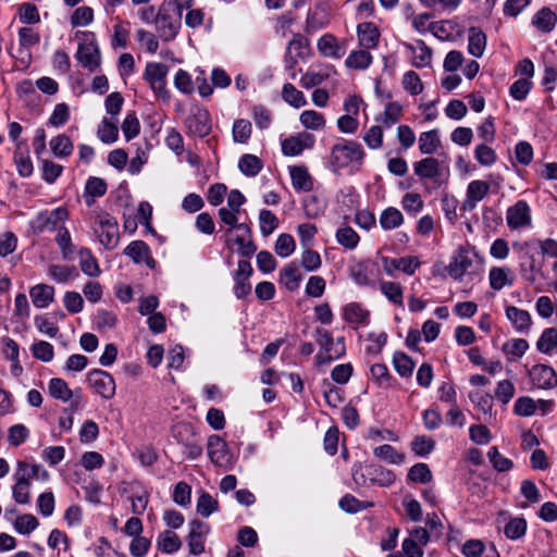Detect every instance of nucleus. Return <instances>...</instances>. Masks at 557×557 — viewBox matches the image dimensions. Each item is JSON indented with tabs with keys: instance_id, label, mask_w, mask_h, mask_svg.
I'll list each match as a JSON object with an SVG mask.
<instances>
[{
	"instance_id": "obj_26",
	"label": "nucleus",
	"mask_w": 557,
	"mask_h": 557,
	"mask_svg": "<svg viewBox=\"0 0 557 557\" xmlns=\"http://www.w3.org/2000/svg\"><path fill=\"white\" fill-rule=\"evenodd\" d=\"M506 317L520 333L528 332L531 327L532 318L527 310L509 306L506 308Z\"/></svg>"
},
{
	"instance_id": "obj_51",
	"label": "nucleus",
	"mask_w": 557,
	"mask_h": 557,
	"mask_svg": "<svg viewBox=\"0 0 557 557\" xmlns=\"http://www.w3.org/2000/svg\"><path fill=\"white\" fill-rule=\"evenodd\" d=\"M403 222V213L394 207L385 209L380 216V224L385 231L394 230L400 226Z\"/></svg>"
},
{
	"instance_id": "obj_33",
	"label": "nucleus",
	"mask_w": 557,
	"mask_h": 557,
	"mask_svg": "<svg viewBox=\"0 0 557 557\" xmlns=\"http://www.w3.org/2000/svg\"><path fill=\"white\" fill-rule=\"evenodd\" d=\"M343 315L346 322L367 325L370 313L358 302H350L344 307Z\"/></svg>"
},
{
	"instance_id": "obj_61",
	"label": "nucleus",
	"mask_w": 557,
	"mask_h": 557,
	"mask_svg": "<svg viewBox=\"0 0 557 557\" xmlns=\"http://www.w3.org/2000/svg\"><path fill=\"white\" fill-rule=\"evenodd\" d=\"M300 264L308 272H314L322 265L321 256L318 251L312 250L311 247L302 248Z\"/></svg>"
},
{
	"instance_id": "obj_62",
	"label": "nucleus",
	"mask_w": 557,
	"mask_h": 557,
	"mask_svg": "<svg viewBox=\"0 0 557 557\" xmlns=\"http://www.w3.org/2000/svg\"><path fill=\"white\" fill-rule=\"evenodd\" d=\"M259 225L262 236L268 237L278 227V219L270 210H261L259 213Z\"/></svg>"
},
{
	"instance_id": "obj_50",
	"label": "nucleus",
	"mask_w": 557,
	"mask_h": 557,
	"mask_svg": "<svg viewBox=\"0 0 557 557\" xmlns=\"http://www.w3.org/2000/svg\"><path fill=\"white\" fill-rule=\"evenodd\" d=\"M129 22L127 21H119L113 26V35L111 39L112 48H126L128 45L129 38Z\"/></svg>"
},
{
	"instance_id": "obj_1",
	"label": "nucleus",
	"mask_w": 557,
	"mask_h": 557,
	"mask_svg": "<svg viewBox=\"0 0 557 557\" xmlns=\"http://www.w3.org/2000/svg\"><path fill=\"white\" fill-rule=\"evenodd\" d=\"M482 270V259L473 247L460 246L448 264L451 278L460 281L465 275H475Z\"/></svg>"
},
{
	"instance_id": "obj_55",
	"label": "nucleus",
	"mask_w": 557,
	"mask_h": 557,
	"mask_svg": "<svg viewBox=\"0 0 557 557\" xmlns=\"http://www.w3.org/2000/svg\"><path fill=\"white\" fill-rule=\"evenodd\" d=\"M371 377L380 387H391L394 383V377L391 375L387 367L384 363H375L370 368Z\"/></svg>"
},
{
	"instance_id": "obj_24",
	"label": "nucleus",
	"mask_w": 557,
	"mask_h": 557,
	"mask_svg": "<svg viewBox=\"0 0 557 557\" xmlns=\"http://www.w3.org/2000/svg\"><path fill=\"white\" fill-rule=\"evenodd\" d=\"M405 48L413 54L412 65L421 69L430 65L432 60V50L421 39L414 44H405Z\"/></svg>"
},
{
	"instance_id": "obj_32",
	"label": "nucleus",
	"mask_w": 557,
	"mask_h": 557,
	"mask_svg": "<svg viewBox=\"0 0 557 557\" xmlns=\"http://www.w3.org/2000/svg\"><path fill=\"white\" fill-rule=\"evenodd\" d=\"M48 275L54 282L65 284L78 277L79 273L74 265L51 264L48 268Z\"/></svg>"
},
{
	"instance_id": "obj_23",
	"label": "nucleus",
	"mask_w": 557,
	"mask_h": 557,
	"mask_svg": "<svg viewBox=\"0 0 557 557\" xmlns=\"http://www.w3.org/2000/svg\"><path fill=\"white\" fill-rule=\"evenodd\" d=\"M292 186L296 191L308 193L313 189V178L305 166H289Z\"/></svg>"
},
{
	"instance_id": "obj_6",
	"label": "nucleus",
	"mask_w": 557,
	"mask_h": 557,
	"mask_svg": "<svg viewBox=\"0 0 557 557\" xmlns=\"http://www.w3.org/2000/svg\"><path fill=\"white\" fill-rule=\"evenodd\" d=\"M69 219L65 207L39 212L30 222L29 227L34 234L55 232Z\"/></svg>"
},
{
	"instance_id": "obj_12",
	"label": "nucleus",
	"mask_w": 557,
	"mask_h": 557,
	"mask_svg": "<svg viewBox=\"0 0 557 557\" xmlns=\"http://www.w3.org/2000/svg\"><path fill=\"white\" fill-rule=\"evenodd\" d=\"M252 273L253 269L248 260L242 259L238 261L237 269L233 273L234 295L238 299H244L251 293V284L249 283V278Z\"/></svg>"
},
{
	"instance_id": "obj_44",
	"label": "nucleus",
	"mask_w": 557,
	"mask_h": 557,
	"mask_svg": "<svg viewBox=\"0 0 557 557\" xmlns=\"http://www.w3.org/2000/svg\"><path fill=\"white\" fill-rule=\"evenodd\" d=\"M381 293L394 305H404V290L399 283L391 281H382L380 283Z\"/></svg>"
},
{
	"instance_id": "obj_16",
	"label": "nucleus",
	"mask_w": 557,
	"mask_h": 557,
	"mask_svg": "<svg viewBox=\"0 0 557 557\" xmlns=\"http://www.w3.org/2000/svg\"><path fill=\"white\" fill-rule=\"evenodd\" d=\"M207 527L199 520H193L189 523V534L187 537L189 552L193 555H200L205 552Z\"/></svg>"
},
{
	"instance_id": "obj_58",
	"label": "nucleus",
	"mask_w": 557,
	"mask_h": 557,
	"mask_svg": "<svg viewBox=\"0 0 557 557\" xmlns=\"http://www.w3.org/2000/svg\"><path fill=\"white\" fill-rule=\"evenodd\" d=\"M487 457L497 472H507L513 467V462L509 458L503 456L496 446L490 447Z\"/></svg>"
},
{
	"instance_id": "obj_29",
	"label": "nucleus",
	"mask_w": 557,
	"mask_h": 557,
	"mask_svg": "<svg viewBox=\"0 0 557 557\" xmlns=\"http://www.w3.org/2000/svg\"><path fill=\"white\" fill-rule=\"evenodd\" d=\"M510 269L506 267H493L488 273L490 286L494 290H500L505 286L513 284V277L510 275Z\"/></svg>"
},
{
	"instance_id": "obj_40",
	"label": "nucleus",
	"mask_w": 557,
	"mask_h": 557,
	"mask_svg": "<svg viewBox=\"0 0 557 557\" xmlns=\"http://www.w3.org/2000/svg\"><path fill=\"white\" fill-rule=\"evenodd\" d=\"M97 136L103 144H113L119 138L117 121L103 117L97 129Z\"/></svg>"
},
{
	"instance_id": "obj_5",
	"label": "nucleus",
	"mask_w": 557,
	"mask_h": 557,
	"mask_svg": "<svg viewBox=\"0 0 557 557\" xmlns=\"http://www.w3.org/2000/svg\"><path fill=\"white\" fill-rule=\"evenodd\" d=\"M413 172L420 181H432L433 188H440L444 185L449 175L448 166L433 157H426L414 162Z\"/></svg>"
},
{
	"instance_id": "obj_10",
	"label": "nucleus",
	"mask_w": 557,
	"mask_h": 557,
	"mask_svg": "<svg viewBox=\"0 0 557 557\" xmlns=\"http://www.w3.org/2000/svg\"><path fill=\"white\" fill-rule=\"evenodd\" d=\"M75 57L81 65L91 73L100 67L101 53L95 40L78 44Z\"/></svg>"
},
{
	"instance_id": "obj_21",
	"label": "nucleus",
	"mask_w": 557,
	"mask_h": 557,
	"mask_svg": "<svg viewBox=\"0 0 557 557\" xmlns=\"http://www.w3.org/2000/svg\"><path fill=\"white\" fill-rule=\"evenodd\" d=\"M124 253L132 258L135 263H146L148 267H154V260L150 256L149 246L143 240H134L124 249Z\"/></svg>"
},
{
	"instance_id": "obj_18",
	"label": "nucleus",
	"mask_w": 557,
	"mask_h": 557,
	"mask_svg": "<svg viewBox=\"0 0 557 557\" xmlns=\"http://www.w3.org/2000/svg\"><path fill=\"white\" fill-rule=\"evenodd\" d=\"M317 48L323 57L331 59H341L346 53V48L330 33L324 34L318 39Z\"/></svg>"
},
{
	"instance_id": "obj_47",
	"label": "nucleus",
	"mask_w": 557,
	"mask_h": 557,
	"mask_svg": "<svg viewBox=\"0 0 557 557\" xmlns=\"http://www.w3.org/2000/svg\"><path fill=\"white\" fill-rule=\"evenodd\" d=\"M48 392L51 397L62 401H67L73 396V392L70 389L67 383L59 377H53L49 381Z\"/></svg>"
},
{
	"instance_id": "obj_43",
	"label": "nucleus",
	"mask_w": 557,
	"mask_h": 557,
	"mask_svg": "<svg viewBox=\"0 0 557 557\" xmlns=\"http://www.w3.org/2000/svg\"><path fill=\"white\" fill-rule=\"evenodd\" d=\"M368 49L355 50L349 53L347 59L345 60V64L347 67L356 69V70H366L372 63V55Z\"/></svg>"
},
{
	"instance_id": "obj_20",
	"label": "nucleus",
	"mask_w": 557,
	"mask_h": 557,
	"mask_svg": "<svg viewBox=\"0 0 557 557\" xmlns=\"http://www.w3.org/2000/svg\"><path fill=\"white\" fill-rule=\"evenodd\" d=\"M186 123L189 132L195 136L202 138L209 135V112L206 109L196 108Z\"/></svg>"
},
{
	"instance_id": "obj_14",
	"label": "nucleus",
	"mask_w": 557,
	"mask_h": 557,
	"mask_svg": "<svg viewBox=\"0 0 557 557\" xmlns=\"http://www.w3.org/2000/svg\"><path fill=\"white\" fill-rule=\"evenodd\" d=\"M532 384L541 389H552L557 386V373L552 366L537 363L528 372Z\"/></svg>"
},
{
	"instance_id": "obj_48",
	"label": "nucleus",
	"mask_w": 557,
	"mask_h": 557,
	"mask_svg": "<svg viewBox=\"0 0 557 557\" xmlns=\"http://www.w3.org/2000/svg\"><path fill=\"white\" fill-rule=\"evenodd\" d=\"M407 480L414 483L426 484L433 480V474L426 463L418 462L409 469Z\"/></svg>"
},
{
	"instance_id": "obj_35",
	"label": "nucleus",
	"mask_w": 557,
	"mask_h": 557,
	"mask_svg": "<svg viewBox=\"0 0 557 557\" xmlns=\"http://www.w3.org/2000/svg\"><path fill=\"white\" fill-rule=\"evenodd\" d=\"M78 257L79 267L86 275L91 277L100 275L101 271L99 268V263L89 248H81L78 251Z\"/></svg>"
},
{
	"instance_id": "obj_22",
	"label": "nucleus",
	"mask_w": 557,
	"mask_h": 557,
	"mask_svg": "<svg viewBox=\"0 0 557 557\" xmlns=\"http://www.w3.org/2000/svg\"><path fill=\"white\" fill-rule=\"evenodd\" d=\"M359 45L364 49H373L377 46L380 32L374 23L363 22L357 26Z\"/></svg>"
},
{
	"instance_id": "obj_53",
	"label": "nucleus",
	"mask_w": 557,
	"mask_h": 557,
	"mask_svg": "<svg viewBox=\"0 0 557 557\" xmlns=\"http://www.w3.org/2000/svg\"><path fill=\"white\" fill-rule=\"evenodd\" d=\"M375 457L387 461L392 465H400L405 461V455L398 453L392 445L383 444L373 449Z\"/></svg>"
},
{
	"instance_id": "obj_25",
	"label": "nucleus",
	"mask_w": 557,
	"mask_h": 557,
	"mask_svg": "<svg viewBox=\"0 0 557 557\" xmlns=\"http://www.w3.org/2000/svg\"><path fill=\"white\" fill-rule=\"evenodd\" d=\"M557 24V14L548 7L540 9L532 17V25L541 33L548 34Z\"/></svg>"
},
{
	"instance_id": "obj_64",
	"label": "nucleus",
	"mask_w": 557,
	"mask_h": 557,
	"mask_svg": "<svg viewBox=\"0 0 557 557\" xmlns=\"http://www.w3.org/2000/svg\"><path fill=\"white\" fill-rule=\"evenodd\" d=\"M529 349V343L524 338H512L503 345V352L507 356L520 358Z\"/></svg>"
},
{
	"instance_id": "obj_54",
	"label": "nucleus",
	"mask_w": 557,
	"mask_h": 557,
	"mask_svg": "<svg viewBox=\"0 0 557 557\" xmlns=\"http://www.w3.org/2000/svg\"><path fill=\"white\" fill-rule=\"evenodd\" d=\"M393 364L396 372L404 377H409L412 375L414 362L413 360L401 351H396L393 355Z\"/></svg>"
},
{
	"instance_id": "obj_28",
	"label": "nucleus",
	"mask_w": 557,
	"mask_h": 557,
	"mask_svg": "<svg viewBox=\"0 0 557 557\" xmlns=\"http://www.w3.org/2000/svg\"><path fill=\"white\" fill-rule=\"evenodd\" d=\"M302 274L295 261L288 263L280 271V283L289 292H294L299 287Z\"/></svg>"
},
{
	"instance_id": "obj_19",
	"label": "nucleus",
	"mask_w": 557,
	"mask_h": 557,
	"mask_svg": "<svg viewBox=\"0 0 557 557\" xmlns=\"http://www.w3.org/2000/svg\"><path fill=\"white\" fill-rule=\"evenodd\" d=\"M237 231L240 232V234L233 239V243L237 246V253L247 260L255 255L257 247L251 239V233L248 225L240 223L237 225Z\"/></svg>"
},
{
	"instance_id": "obj_7",
	"label": "nucleus",
	"mask_w": 557,
	"mask_h": 557,
	"mask_svg": "<svg viewBox=\"0 0 557 557\" xmlns=\"http://www.w3.org/2000/svg\"><path fill=\"white\" fill-rule=\"evenodd\" d=\"M181 12L171 10L163 3L158 12L156 24L160 38L165 41L174 39L181 27Z\"/></svg>"
},
{
	"instance_id": "obj_17",
	"label": "nucleus",
	"mask_w": 557,
	"mask_h": 557,
	"mask_svg": "<svg viewBox=\"0 0 557 557\" xmlns=\"http://www.w3.org/2000/svg\"><path fill=\"white\" fill-rule=\"evenodd\" d=\"M312 145V136L307 133H301L282 140V152L284 156L295 157L300 154L305 148H310Z\"/></svg>"
},
{
	"instance_id": "obj_31",
	"label": "nucleus",
	"mask_w": 557,
	"mask_h": 557,
	"mask_svg": "<svg viewBox=\"0 0 557 557\" xmlns=\"http://www.w3.org/2000/svg\"><path fill=\"white\" fill-rule=\"evenodd\" d=\"M15 484L12 486V496L17 504L30 503V481L24 475L14 472Z\"/></svg>"
},
{
	"instance_id": "obj_36",
	"label": "nucleus",
	"mask_w": 557,
	"mask_h": 557,
	"mask_svg": "<svg viewBox=\"0 0 557 557\" xmlns=\"http://www.w3.org/2000/svg\"><path fill=\"white\" fill-rule=\"evenodd\" d=\"M263 168V162L259 157L251 153H245L239 158L238 169L248 177L257 176Z\"/></svg>"
},
{
	"instance_id": "obj_13",
	"label": "nucleus",
	"mask_w": 557,
	"mask_h": 557,
	"mask_svg": "<svg viewBox=\"0 0 557 557\" xmlns=\"http://www.w3.org/2000/svg\"><path fill=\"white\" fill-rule=\"evenodd\" d=\"M168 71V66L163 63H148L144 72V78L148 82L152 90L163 98L169 96V91L165 87Z\"/></svg>"
},
{
	"instance_id": "obj_46",
	"label": "nucleus",
	"mask_w": 557,
	"mask_h": 557,
	"mask_svg": "<svg viewBox=\"0 0 557 557\" xmlns=\"http://www.w3.org/2000/svg\"><path fill=\"white\" fill-rule=\"evenodd\" d=\"M158 548L165 554H172L181 548L182 542L176 533L164 531L158 536Z\"/></svg>"
},
{
	"instance_id": "obj_8",
	"label": "nucleus",
	"mask_w": 557,
	"mask_h": 557,
	"mask_svg": "<svg viewBox=\"0 0 557 557\" xmlns=\"http://www.w3.org/2000/svg\"><path fill=\"white\" fill-rule=\"evenodd\" d=\"M315 342L321 348V351L315 356L319 364L330 363L346 352L345 345L338 347V344L334 343V338L327 330L317 329Z\"/></svg>"
},
{
	"instance_id": "obj_3",
	"label": "nucleus",
	"mask_w": 557,
	"mask_h": 557,
	"mask_svg": "<svg viewBox=\"0 0 557 557\" xmlns=\"http://www.w3.org/2000/svg\"><path fill=\"white\" fill-rule=\"evenodd\" d=\"M366 153L362 146L348 139H341L331 149L330 162L335 172L350 164H361Z\"/></svg>"
},
{
	"instance_id": "obj_11",
	"label": "nucleus",
	"mask_w": 557,
	"mask_h": 557,
	"mask_svg": "<svg viewBox=\"0 0 557 557\" xmlns=\"http://www.w3.org/2000/svg\"><path fill=\"white\" fill-rule=\"evenodd\" d=\"M506 222L510 230H519L531 226L532 216L529 203L525 200H518L506 211Z\"/></svg>"
},
{
	"instance_id": "obj_41",
	"label": "nucleus",
	"mask_w": 557,
	"mask_h": 557,
	"mask_svg": "<svg viewBox=\"0 0 557 557\" xmlns=\"http://www.w3.org/2000/svg\"><path fill=\"white\" fill-rule=\"evenodd\" d=\"M55 232V243L60 248L62 258L64 260H71L75 251V246L72 243L69 230L62 224Z\"/></svg>"
},
{
	"instance_id": "obj_2",
	"label": "nucleus",
	"mask_w": 557,
	"mask_h": 557,
	"mask_svg": "<svg viewBox=\"0 0 557 557\" xmlns=\"http://www.w3.org/2000/svg\"><path fill=\"white\" fill-rule=\"evenodd\" d=\"M354 482L359 486L379 485L391 486L395 482V474L380 465L355 463L351 468Z\"/></svg>"
},
{
	"instance_id": "obj_27",
	"label": "nucleus",
	"mask_w": 557,
	"mask_h": 557,
	"mask_svg": "<svg viewBox=\"0 0 557 557\" xmlns=\"http://www.w3.org/2000/svg\"><path fill=\"white\" fill-rule=\"evenodd\" d=\"M29 295L36 308H47L54 299V287L47 284H37L30 288Z\"/></svg>"
},
{
	"instance_id": "obj_59",
	"label": "nucleus",
	"mask_w": 557,
	"mask_h": 557,
	"mask_svg": "<svg viewBox=\"0 0 557 557\" xmlns=\"http://www.w3.org/2000/svg\"><path fill=\"white\" fill-rule=\"evenodd\" d=\"M300 123L308 129H322L325 126L324 115L314 110H305L300 114Z\"/></svg>"
},
{
	"instance_id": "obj_49",
	"label": "nucleus",
	"mask_w": 557,
	"mask_h": 557,
	"mask_svg": "<svg viewBox=\"0 0 557 557\" xmlns=\"http://www.w3.org/2000/svg\"><path fill=\"white\" fill-rule=\"evenodd\" d=\"M252 126L246 119H237L233 123L232 136L237 144H247L251 137Z\"/></svg>"
},
{
	"instance_id": "obj_63",
	"label": "nucleus",
	"mask_w": 557,
	"mask_h": 557,
	"mask_svg": "<svg viewBox=\"0 0 557 557\" xmlns=\"http://www.w3.org/2000/svg\"><path fill=\"white\" fill-rule=\"evenodd\" d=\"M527 521L523 518L516 517L510 519L505 528L504 533L509 540H518L525 534Z\"/></svg>"
},
{
	"instance_id": "obj_52",
	"label": "nucleus",
	"mask_w": 557,
	"mask_h": 557,
	"mask_svg": "<svg viewBox=\"0 0 557 557\" xmlns=\"http://www.w3.org/2000/svg\"><path fill=\"white\" fill-rule=\"evenodd\" d=\"M296 250V242L290 234L282 233L274 244V251L281 258H288Z\"/></svg>"
},
{
	"instance_id": "obj_15",
	"label": "nucleus",
	"mask_w": 557,
	"mask_h": 557,
	"mask_svg": "<svg viewBox=\"0 0 557 557\" xmlns=\"http://www.w3.org/2000/svg\"><path fill=\"white\" fill-rule=\"evenodd\" d=\"M382 265L387 275H393L395 271H403L405 274L412 275L420 268L421 262L417 256H406L400 258H382Z\"/></svg>"
},
{
	"instance_id": "obj_9",
	"label": "nucleus",
	"mask_w": 557,
	"mask_h": 557,
	"mask_svg": "<svg viewBox=\"0 0 557 557\" xmlns=\"http://www.w3.org/2000/svg\"><path fill=\"white\" fill-rule=\"evenodd\" d=\"M87 382L94 392L103 399H112L115 395L116 384L113 376L100 369H94L87 374Z\"/></svg>"
},
{
	"instance_id": "obj_37",
	"label": "nucleus",
	"mask_w": 557,
	"mask_h": 557,
	"mask_svg": "<svg viewBox=\"0 0 557 557\" xmlns=\"http://www.w3.org/2000/svg\"><path fill=\"white\" fill-rule=\"evenodd\" d=\"M107 193V183L100 177L91 176L85 185V201L87 206H91L95 198L102 197Z\"/></svg>"
},
{
	"instance_id": "obj_4",
	"label": "nucleus",
	"mask_w": 557,
	"mask_h": 557,
	"mask_svg": "<svg viewBox=\"0 0 557 557\" xmlns=\"http://www.w3.org/2000/svg\"><path fill=\"white\" fill-rule=\"evenodd\" d=\"M92 230L106 249H114L119 244V225L115 218L104 211L95 212Z\"/></svg>"
},
{
	"instance_id": "obj_34",
	"label": "nucleus",
	"mask_w": 557,
	"mask_h": 557,
	"mask_svg": "<svg viewBox=\"0 0 557 557\" xmlns=\"http://www.w3.org/2000/svg\"><path fill=\"white\" fill-rule=\"evenodd\" d=\"M486 47V36L478 27H470L468 35V51L471 55L480 58L483 55Z\"/></svg>"
},
{
	"instance_id": "obj_45",
	"label": "nucleus",
	"mask_w": 557,
	"mask_h": 557,
	"mask_svg": "<svg viewBox=\"0 0 557 557\" xmlns=\"http://www.w3.org/2000/svg\"><path fill=\"white\" fill-rule=\"evenodd\" d=\"M49 145L53 154L59 158L71 156L74 149L72 140L64 134L53 137Z\"/></svg>"
},
{
	"instance_id": "obj_56",
	"label": "nucleus",
	"mask_w": 557,
	"mask_h": 557,
	"mask_svg": "<svg viewBox=\"0 0 557 557\" xmlns=\"http://www.w3.org/2000/svg\"><path fill=\"white\" fill-rule=\"evenodd\" d=\"M282 97L284 101L297 109L306 106L307 103L305 95L300 90L296 89V87L290 83L284 84Z\"/></svg>"
},
{
	"instance_id": "obj_57",
	"label": "nucleus",
	"mask_w": 557,
	"mask_h": 557,
	"mask_svg": "<svg viewBox=\"0 0 557 557\" xmlns=\"http://www.w3.org/2000/svg\"><path fill=\"white\" fill-rule=\"evenodd\" d=\"M335 237L339 245L350 250L358 246L360 239L357 232L350 226L338 228L336 231Z\"/></svg>"
},
{
	"instance_id": "obj_39",
	"label": "nucleus",
	"mask_w": 557,
	"mask_h": 557,
	"mask_svg": "<svg viewBox=\"0 0 557 557\" xmlns=\"http://www.w3.org/2000/svg\"><path fill=\"white\" fill-rule=\"evenodd\" d=\"M403 115V106L398 102H388L385 106L383 114L377 116L375 120L380 122L383 127L389 128L394 124L400 121Z\"/></svg>"
},
{
	"instance_id": "obj_38",
	"label": "nucleus",
	"mask_w": 557,
	"mask_h": 557,
	"mask_svg": "<svg viewBox=\"0 0 557 557\" xmlns=\"http://www.w3.org/2000/svg\"><path fill=\"white\" fill-rule=\"evenodd\" d=\"M536 348L545 355H553L557 350V329H545L536 342Z\"/></svg>"
},
{
	"instance_id": "obj_60",
	"label": "nucleus",
	"mask_w": 557,
	"mask_h": 557,
	"mask_svg": "<svg viewBox=\"0 0 557 557\" xmlns=\"http://www.w3.org/2000/svg\"><path fill=\"white\" fill-rule=\"evenodd\" d=\"M323 387L326 404L332 408H337L344 401V391L327 380L323 381Z\"/></svg>"
},
{
	"instance_id": "obj_42",
	"label": "nucleus",
	"mask_w": 557,
	"mask_h": 557,
	"mask_svg": "<svg viewBox=\"0 0 557 557\" xmlns=\"http://www.w3.org/2000/svg\"><path fill=\"white\" fill-rule=\"evenodd\" d=\"M211 462L224 466L230 461L226 443L218 435H211Z\"/></svg>"
},
{
	"instance_id": "obj_30",
	"label": "nucleus",
	"mask_w": 557,
	"mask_h": 557,
	"mask_svg": "<svg viewBox=\"0 0 557 557\" xmlns=\"http://www.w3.org/2000/svg\"><path fill=\"white\" fill-rule=\"evenodd\" d=\"M441 147L438 129L423 132L419 136V150L422 154L431 157Z\"/></svg>"
}]
</instances>
